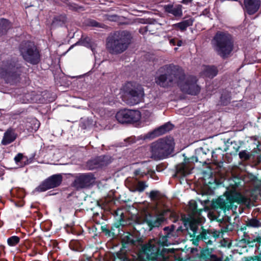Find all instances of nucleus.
<instances>
[{
    "mask_svg": "<svg viewBox=\"0 0 261 261\" xmlns=\"http://www.w3.org/2000/svg\"><path fill=\"white\" fill-rule=\"evenodd\" d=\"M256 178L255 176H254L253 177V180H254V179Z\"/></svg>",
    "mask_w": 261,
    "mask_h": 261,
    "instance_id": "obj_62",
    "label": "nucleus"
},
{
    "mask_svg": "<svg viewBox=\"0 0 261 261\" xmlns=\"http://www.w3.org/2000/svg\"><path fill=\"white\" fill-rule=\"evenodd\" d=\"M81 43L83 46H85L86 47H88L90 45V43H91L90 39L88 37H85L81 40Z\"/></svg>",
    "mask_w": 261,
    "mask_h": 261,
    "instance_id": "obj_44",
    "label": "nucleus"
},
{
    "mask_svg": "<svg viewBox=\"0 0 261 261\" xmlns=\"http://www.w3.org/2000/svg\"><path fill=\"white\" fill-rule=\"evenodd\" d=\"M149 197L152 201L159 200L161 198V192L157 190H152L150 192Z\"/></svg>",
    "mask_w": 261,
    "mask_h": 261,
    "instance_id": "obj_38",
    "label": "nucleus"
},
{
    "mask_svg": "<svg viewBox=\"0 0 261 261\" xmlns=\"http://www.w3.org/2000/svg\"><path fill=\"white\" fill-rule=\"evenodd\" d=\"M69 248L75 251H82L83 250V247L78 240H72L70 241L69 244Z\"/></svg>",
    "mask_w": 261,
    "mask_h": 261,
    "instance_id": "obj_32",
    "label": "nucleus"
},
{
    "mask_svg": "<svg viewBox=\"0 0 261 261\" xmlns=\"http://www.w3.org/2000/svg\"><path fill=\"white\" fill-rule=\"evenodd\" d=\"M122 99L130 105L140 103L144 95V89L141 85L134 82H127L122 87Z\"/></svg>",
    "mask_w": 261,
    "mask_h": 261,
    "instance_id": "obj_6",
    "label": "nucleus"
},
{
    "mask_svg": "<svg viewBox=\"0 0 261 261\" xmlns=\"http://www.w3.org/2000/svg\"><path fill=\"white\" fill-rule=\"evenodd\" d=\"M63 181V176L61 174L52 175L44 180L36 190L39 192L46 191L49 189L60 186Z\"/></svg>",
    "mask_w": 261,
    "mask_h": 261,
    "instance_id": "obj_12",
    "label": "nucleus"
},
{
    "mask_svg": "<svg viewBox=\"0 0 261 261\" xmlns=\"http://www.w3.org/2000/svg\"><path fill=\"white\" fill-rule=\"evenodd\" d=\"M115 261H131L127 255L122 253L121 251H118L114 254Z\"/></svg>",
    "mask_w": 261,
    "mask_h": 261,
    "instance_id": "obj_34",
    "label": "nucleus"
},
{
    "mask_svg": "<svg viewBox=\"0 0 261 261\" xmlns=\"http://www.w3.org/2000/svg\"><path fill=\"white\" fill-rule=\"evenodd\" d=\"M230 93L227 91H223L220 97L221 105L224 106H227L230 102Z\"/></svg>",
    "mask_w": 261,
    "mask_h": 261,
    "instance_id": "obj_31",
    "label": "nucleus"
},
{
    "mask_svg": "<svg viewBox=\"0 0 261 261\" xmlns=\"http://www.w3.org/2000/svg\"><path fill=\"white\" fill-rule=\"evenodd\" d=\"M94 179L95 178L92 173H81L75 177L73 184L77 189H83L92 185Z\"/></svg>",
    "mask_w": 261,
    "mask_h": 261,
    "instance_id": "obj_14",
    "label": "nucleus"
},
{
    "mask_svg": "<svg viewBox=\"0 0 261 261\" xmlns=\"http://www.w3.org/2000/svg\"><path fill=\"white\" fill-rule=\"evenodd\" d=\"M240 148V146L237 141H233L231 142L230 145L228 146V149H231V154H236Z\"/></svg>",
    "mask_w": 261,
    "mask_h": 261,
    "instance_id": "obj_35",
    "label": "nucleus"
},
{
    "mask_svg": "<svg viewBox=\"0 0 261 261\" xmlns=\"http://www.w3.org/2000/svg\"><path fill=\"white\" fill-rule=\"evenodd\" d=\"M189 227L190 230L193 232V233L190 234V237L194 239L197 236L196 234L197 232L198 226L195 222L191 221L189 223Z\"/></svg>",
    "mask_w": 261,
    "mask_h": 261,
    "instance_id": "obj_39",
    "label": "nucleus"
},
{
    "mask_svg": "<svg viewBox=\"0 0 261 261\" xmlns=\"http://www.w3.org/2000/svg\"><path fill=\"white\" fill-rule=\"evenodd\" d=\"M258 145L256 148H254L253 150V152L255 153H259L261 152V144L259 142H258Z\"/></svg>",
    "mask_w": 261,
    "mask_h": 261,
    "instance_id": "obj_48",
    "label": "nucleus"
},
{
    "mask_svg": "<svg viewBox=\"0 0 261 261\" xmlns=\"http://www.w3.org/2000/svg\"><path fill=\"white\" fill-rule=\"evenodd\" d=\"M12 28V23L8 19L0 18V36L5 35Z\"/></svg>",
    "mask_w": 261,
    "mask_h": 261,
    "instance_id": "obj_25",
    "label": "nucleus"
},
{
    "mask_svg": "<svg viewBox=\"0 0 261 261\" xmlns=\"http://www.w3.org/2000/svg\"><path fill=\"white\" fill-rule=\"evenodd\" d=\"M114 159L110 155H101L87 162V166L90 170L102 168L110 164Z\"/></svg>",
    "mask_w": 261,
    "mask_h": 261,
    "instance_id": "obj_13",
    "label": "nucleus"
},
{
    "mask_svg": "<svg viewBox=\"0 0 261 261\" xmlns=\"http://www.w3.org/2000/svg\"><path fill=\"white\" fill-rule=\"evenodd\" d=\"M26 158L27 159V157H25L23 156V154L21 153H18L14 158V161L16 164H18L19 162H21L23 159Z\"/></svg>",
    "mask_w": 261,
    "mask_h": 261,
    "instance_id": "obj_43",
    "label": "nucleus"
},
{
    "mask_svg": "<svg viewBox=\"0 0 261 261\" xmlns=\"http://www.w3.org/2000/svg\"><path fill=\"white\" fill-rule=\"evenodd\" d=\"M117 221L114 223V226L116 228H119L120 226H124L127 225V221L125 220V216L121 210H118L115 212Z\"/></svg>",
    "mask_w": 261,
    "mask_h": 261,
    "instance_id": "obj_27",
    "label": "nucleus"
},
{
    "mask_svg": "<svg viewBox=\"0 0 261 261\" xmlns=\"http://www.w3.org/2000/svg\"><path fill=\"white\" fill-rule=\"evenodd\" d=\"M181 8L182 6L180 5H178L175 7H174L173 5L172 4L165 5L164 6L165 12L171 14L175 17H181L182 15Z\"/></svg>",
    "mask_w": 261,
    "mask_h": 261,
    "instance_id": "obj_23",
    "label": "nucleus"
},
{
    "mask_svg": "<svg viewBox=\"0 0 261 261\" xmlns=\"http://www.w3.org/2000/svg\"><path fill=\"white\" fill-rule=\"evenodd\" d=\"M214 248L203 247L197 254L198 257L200 261H222L221 257L214 254Z\"/></svg>",
    "mask_w": 261,
    "mask_h": 261,
    "instance_id": "obj_16",
    "label": "nucleus"
},
{
    "mask_svg": "<svg viewBox=\"0 0 261 261\" xmlns=\"http://www.w3.org/2000/svg\"><path fill=\"white\" fill-rule=\"evenodd\" d=\"M140 242L141 239L137 237L134 233L127 232L124 233L121 239L122 248L119 251H121L127 255L125 252H123V249H128L130 247L137 246Z\"/></svg>",
    "mask_w": 261,
    "mask_h": 261,
    "instance_id": "obj_15",
    "label": "nucleus"
},
{
    "mask_svg": "<svg viewBox=\"0 0 261 261\" xmlns=\"http://www.w3.org/2000/svg\"><path fill=\"white\" fill-rule=\"evenodd\" d=\"M132 34L126 30L115 32L107 39L106 47L113 55H119L125 51L132 42Z\"/></svg>",
    "mask_w": 261,
    "mask_h": 261,
    "instance_id": "obj_4",
    "label": "nucleus"
},
{
    "mask_svg": "<svg viewBox=\"0 0 261 261\" xmlns=\"http://www.w3.org/2000/svg\"><path fill=\"white\" fill-rule=\"evenodd\" d=\"M6 247L5 246L1 244L0 245V255H5L6 251H5Z\"/></svg>",
    "mask_w": 261,
    "mask_h": 261,
    "instance_id": "obj_50",
    "label": "nucleus"
},
{
    "mask_svg": "<svg viewBox=\"0 0 261 261\" xmlns=\"http://www.w3.org/2000/svg\"><path fill=\"white\" fill-rule=\"evenodd\" d=\"M101 229L103 232L105 233L106 235H108L109 236H110L111 231L108 228H107L106 226H101Z\"/></svg>",
    "mask_w": 261,
    "mask_h": 261,
    "instance_id": "obj_47",
    "label": "nucleus"
},
{
    "mask_svg": "<svg viewBox=\"0 0 261 261\" xmlns=\"http://www.w3.org/2000/svg\"><path fill=\"white\" fill-rule=\"evenodd\" d=\"M255 261H261L260 255L255 256Z\"/></svg>",
    "mask_w": 261,
    "mask_h": 261,
    "instance_id": "obj_55",
    "label": "nucleus"
},
{
    "mask_svg": "<svg viewBox=\"0 0 261 261\" xmlns=\"http://www.w3.org/2000/svg\"><path fill=\"white\" fill-rule=\"evenodd\" d=\"M7 242L10 247L16 246L20 242V238L17 236H12L7 239Z\"/></svg>",
    "mask_w": 261,
    "mask_h": 261,
    "instance_id": "obj_33",
    "label": "nucleus"
},
{
    "mask_svg": "<svg viewBox=\"0 0 261 261\" xmlns=\"http://www.w3.org/2000/svg\"><path fill=\"white\" fill-rule=\"evenodd\" d=\"M139 171L136 170V171H135V174L136 175H138L139 174Z\"/></svg>",
    "mask_w": 261,
    "mask_h": 261,
    "instance_id": "obj_57",
    "label": "nucleus"
},
{
    "mask_svg": "<svg viewBox=\"0 0 261 261\" xmlns=\"http://www.w3.org/2000/svg\"><path fill=\"white\" fill-rule=\"evenodd\" d=\"M66 5L70 10L75 11L77 10V7L74 3H68Z\"/></svg>",
    "mask_w": 261,
    "mask_h": 261,
    "instance_id": "obj_46",
    "label": "nucleus"
},
{
    "mask_svg": "<svg viewBox=\"0 0 261 261\" xmlns=\"http://www.w3.org/2000/svg\"><path fill=\"white\" fill-rule=\"evenodd\" d=\"M245 261H255V256L253 257H246Z\"/></svg>",
    "mask_w": 261,
    "mask_h": 261,
    "instance_id": "obj_52",
    "label": "nucleus"
},
{
    "mask_svg": "<svg viewBox=\"0 0 261 261\" xmlns=\"http://www.w3.org/2000/svg\"><path fill=\"white\" fill-rule=\"evenodd\" d=\"M202 156H204V155H201V157H200L199 161L204 160V159H202Z\"/></svg>",
    "mask_w": 261,
    "mask_h": 261,
    "instance_id": "obj_59",
    "label": "nucleus"
},
{
    "mask_svg": "<svg viewBox=\"0 0 261 261\" xmlns=\"http://www.w3.org/2000/svg\"><path fill=\"white\" fill-rule=\"evenodd\" d=\"M141 118V113L138 110H121L116 115V119L122 124L135 123L139 121Z\"/></svg>",
    "mask_w": 261,
    "mask_h": 261,
    "instance_id": "obj_10",
    "label": "nucleus"
},
{
    "mask_svg": "<svg viewBox=\"0 0 261 261\" xmlns=\"http://www.w3.org/2000/svg\"><path fill=\"white\" fill-rule=\"evenodd\" d=\"M161 145L163 149L165 154L167 157L170 154L174 148V142L173 137H167L162 139H160Z\"/></svg>",
    "mask_w": 261,
    "mask_h": 261,
    "instance_id": "obj_18",
    "label": "nucleus"
},
{
    "mask_svg": "<svg viewBox=\"0 0 261 261\" xmlns=\"http://www.w3.org/2000/svg\"><path fill=\"white\" fill-rule=\"evenodd\" d=\"M239 155L240 159L244 161H248L250 159L252 154L247 152V150H244L240 151L239 153Z\"/></svg>",
    "mask_w": 261,
    "mask_h": 261,
    "instance_id": "obj_40",
    "label": "nucleus"
},
{
    "mask_svg": "<svg viewBox=\"0 0 261 261\" xmlns=\"http://www.w3.org/2000/svg\"><path fill=\"white\" fill-rule=\"evenodd\" d=\"M160 74L155 77V83L161 87L167 88L176 84L180 90L191 95H197L200 87L197 85L195 76H186L183 69L173 64L165 65L159 68Z\"/></svg>",
    "mask_w": 261,
    "mask_h": 261,
    "instance_id": "obj_1",
    "label": "nucleus"
},
{
    "mask_svg": "<svg viewBox=\"0 0 261 261\" xmlns=\"http://www.w3.org/2000/svg\"><path fill=\"white\" fill-rule=\"evenodd\" d=\"M19 50L23 59L32 65H37L41 61L39 48L33 41H22L19 45Z\"/></svg>",
    "mask_w": 261,
    "mask_h": 261,
    "instance_id": "obj_8",
    "label": "nucleus"
},
{
    "mask_svg": "<svg viewBox=\"0 0 261 261\" xmlns=\"http://www.w3.org/2000/svg\"><path fill=\"white\" fill-rule=\"evenodd\" d=\"M174 127V125L170 122L165 123L164 124L155 129L153 132L148 134V138H154L156 137L164 134L170 130H172Z\"/></svg>",
    "mask_w": 261,
    "mask_h": 261,
    "instance_id": "obj_20",
    "label": "nucleus"
},
{
    "mask_svg": "<svg viewBox=\"0 0 261 261\" xmlns=\"http://www.w3.org/2000/svg\"><path fill=\"white\" fill-rule=\"evenodd\" d=\"M212 44L217 54L223 59L231 55L234 47V41L231 34L227 32L218 31L212 40Z\"/></svg>",
    "mask_w": 261,
    "mask_h": 261,
    "instance_id": "obj_5",
    "label": "nucleus"
},
{
    "mask_svg": "<svg viewBox=\"0 0 261 261\" xmlns=\"http://www.w3.org/2000/svg\"><path fill=\"white\" fill-rule=\"evenodd\" d=\"M193 20L192 18L183 20L180 22L175 23L173 27L175 29H179L181 32L186 31L188 27L193 25Z\"/></svg>",
    "mask_w": 261,
    "mask_h": 261,
    "instance_id": "obj_28",
    "label": "nucleus"
},
{
    "mask_svg": "<svg viewBox=\"0 0 261 261\" xmlns=\"http://www.w3.org/2000/svg\"><path fill=\"white\" fill-rule=\"evenodd\" d=\"M87 25L90 27H99L100 23L94 19H88L87 21Z\"/></svg>",
    "mask_w": 261,
    "mask_h": 261,
    "instance_id": "obj_41",
    "label": "nucleus"
},
{
    "mask_svg": "<svg viewBox=\"0 0 261 261\" xmlns=\"http://www.w3.org/2000/svg\"><path fill=\"white\" fill-rule=\"evenodd\" d=\"M174 214L171 213L169 209L164 210L160 212L155 217L149 215V218H146L145 222L150 228V230L153 228L159 227L168 216L173 217Z\"/></svg>",
    "mask_w": 261,
    "mask_h": 261,
    "instance_id": "obj_11",
    "label": "nucleus"
},
{
    "mask_svg": "<svg viewBox=\"0 0 261 261\" xmlns=\"http://www.w3.org/2000/svg\"><path fill=\"white\" fill-rule=\"evenodd\" d=\"M148 187V185L146 184L145 181H139L138 182L137 187L133 190H132L133 192L138 191L139 192H143L145 189Z\"/></svg>",
    "mask_w": 261,
    "mask_h": 261,
    "instance_id": "obj_36",
    "label": "nucleus"
},
{
    "mask_svg": "<svg viewBox=\"0 0 261 261\" xmlns=\"http://www.w3.org/2000/svg\"><path fill=\"white\" fill-rule=\"evenodd\" d=\"M175 229V226L174 225H171L170 226L165 227L163 229V231L166 232H169L170 234V236H173V232H174Z\"/></svg>",
    "mask_w": 261,
    "mask_h": 261,
    "instance_id": "obj_42",
    "label": "nucleus"
},
{
    "mask_svg": "<svg viewBox=\"0 0 261 261\" xmlns=\"http://www.w3.org/2000/svg\"><path fill=\"white\" fill-rule=\"evenodd\" d=\"M27 68L17 58L10 57L2 61L0 66V77L6 83L15 85L20 82L26 73Z\"/></svg>",
    "mask_w": 261,
    "mask_h": 261,
    "instance_id": "obj_3",
    "label": "nucleus"
},
{
    "mask_svg": "<svg viewBox=\"0 0 261 261\" xmlns=\"http://www.w3.org/2000/svg\"><path fill=\"white\" fill-rule=\"evenodd\" d=\"M0 261H7V260L5 259H0Z\"/></svg>",
    "mask_w": 261,
    "mask_h": 261,
    "instance_id": "obj_61",
    "label": "nucleus"
},
{
    "mask_svg": "<svg viewBox=\"0 0 261 261\" xmlns=\"http://www.w3.org/2000/svg\"><path fill=\"white\" fill-rule=\"evenodd\" d=\"M189 219H186V218H185V219H184V222H186L189 221Z\"/></svg>",
    "mask_w": 261,
    "mask_h": 261,
    "instance_id": "obj_58",
    "label": "nucleus"
},
{
    "mask_svg": "<svg viewBox=\"0 0 261 261\" xmlns=\"http://www.w3.org/2000/svg\"><path fill=\"white\" fill-rule=\"evenodd\" d=\"M244 9L250 15L257 12L260 6V0H244Z\"/></svg>",
    "mask_w": 261,
    "mask_h": 261,
    "instance_id": "obj_19",
    "label": "nucleus"
},
{
    "mask_svg": "<svg viewBox=\"0 0 261 261\" xmlns=\"http://www.w3.org/2000/svg\"><path fill=\"white\" fill-rule=\"evenodd\" d=\"M258 241L259 243H261V237H260V238H258Z\"/></svg>",
    "mask_w": 261,
    "mask_h": 261,
    "instance_id": "obj_60",
    "label": "nucleus"
},
{
    "mask_svg": "<svg viewBox=\"0 0 261 261\" xmlns=\"http://www.w3.org/2000/svg\"><path fill=\"white\" fill-rule=\"evenodd\" d=\"M259 255H260V258H261V254H260Z\"/></svg>",
    "mask_w": 261,
    "mask_h": 261,
    "instance_id": "obj_63",
    "label": "nucleus"
},
{
    "mask_svg": "<svg viewBox=\"0 0 261 261\" xmlns=\"http://www.w3.org/2000/svg\"><path fill=\"white\" fill-rule=\"evenodd\" d=\"M212 158H213V163L215 165H217V166H218L219 167H221L223 162L222 161H220V162L217 161V160H216L217 156H215L214 152H213V153H212Z\"/></svg>",
    "mask_w": 261,
    "mask_h": 261,
    "instance_id": "obj_45",
    "label": "nucleus"
},
{
    "mask_svg": "<svg viewBox=\"0 0 261 261\" xmlns=\"http://www.w3.org/2000/svg\"><path fill=\"white\" fill-rule=\"evenodd\" d=\"M193 169V167H191L187 163L182 162L176 166V174L185 177L191 173Z\"/></svg>",
    "mask_w": 261,
    "mask_h": 261,
    "instance_id": "obj_22",
    "label": "nucleus"
},
{
    "mask_svg": "<svg viewBox=\"0 0 261 261\" xmlns=\"http://www.w3.org/2000/svg\"><path fill=\"white\" fill-rule=\"evenodd\" d=\"M189 210L193 215H200L202 209L197 208V204L194 200H191L189 203Z\"/></svg>",
    "mask_w": 261,
    "mask_h": 261,
    "instance_id": "obj_30",
    "label": "nucleus"
},
{
    "mask_svg": "<svg viewBox=\"0 0 261 261\" xmlns=\"http://www.w3.org/2000/svg\"><path fill=\"white\" fill-rule=\"evenodd\" d=\"M247 201L248 199L240 193H227L225 199L218 198L212 202V206L215 210L219 209L225 213L227 211L233 208L234 202L245 204Z\"/></svg>",
    "mask_w": 261,
    "mask_h": 261,
    "instance_id": "obj_7",
    "label": "nucleus"
},
{
    "mask_svg": "<svg viewBox=\"0 0 261 261\" xmlns=\"http://www.w3.org/2000/svg\"><path fill=\"white\" fill-rule=\"evenodd\" d=\"M201 232L195 239H192V243L195 246H198L199 242L201 241L205 243L206 247L211 245L219 238L222 231L215 228L205 229L203 226L201 227Z\"/></svg>",
    "mask_w": 261,
    "mask_h": 261,
    "instance_id": "obj_9",
    "label": "nucleus"
},
{
    "mask_svg": "<svg viewBox=\"0 0 261 261\" xmlns=\"http://www.w3.org/2000/svg\"><path fill=\"white\" fill-rule=\"evenodd\" d=\"M260 227H261V222L256 218L253 217L251 219L248 218L245 224L241 226L240 230L243 231L244 235H245L247 233L246 232L247 227L258 228Z\"/></svg>",
    "mask_w": 261,
    "mask_h": 261,
    "instance_id": "obj_24",
    "label": "nucleus"
},
{
    "mask_svg": "<svg viewBox=\"0 0 261 261\" xmlns=\"http://www.w3.org/2000/svg\"><path fill=\"white\" fill-rule=\"evenodd\" d=\"M196 155L195 156H192L191 159L192 160V161L198 162H199L200 163L204 164H207L206 160H201L199 161L200 157H201V155H206V153L204 152L203 151L201 150L200 151H198L196 153Z\"/></svg>",
    "mask_w": 261,
    "mask_h": 261,
    "instance_id": "obj_37",
    "label": "nucleus"
},
{
    "mask_svg": "<svg viewBox=\"0 0 261 261\" xmlns=\"http://www.w3.org/2000/svg\"><path fill=\"white\" fill-rule=\"evenodd\" d=\"M67 21V16L66 14H60L55 16L53 18L51 25L53 28L62 26Z\"/></svg>",
    "mask_w": 261,
    "mask_h": 261,
    "instance_id": "obj_26",
    "label": "nucleus"
},
{
    "mask_svg": "<svg viewBox=\"0 0 261 261\" xmlns=\"http://www.w3.org/2000/svg\"><path fill=\"white\" fill-rule=\"evenodd\" d=\"M169 42L170 44L172 45L175 46L176 45V38H173L170 40Z\"/></svg>",
    "mask_w": 261,
    "mask_h": 261,
    "instance_id": "obj_51",
    "label": "nucleus"
},
{
    "mask_svg": "<svg viewBox=\"0 0 261 261\" xmlns=\"http://www.w3.org/2000/svg\"><path fill=\"white\" fill-rule=\"evenodd\" d=\"M103 216V213L102 212V211H101V212L100 213L94 212L93 213V217L94 218V219H97L98 217L99 218L101 219L102 218Z\"/></svg>",
    "mask_w": 261,
    "mask_h": 261,
    "instance_id": "obj_49",
    "label": "nucleus"
},
{
    "mask_svg": "<svg viewBox=\"0 0 261 261\" xmlns=\"http://www.w3.org/2000/svg\"><path fill=\"white\" fill-rule=\"evenodd\" d=\"M176 45L178 46H181L182 44V41L181 40H176Z\"/></svg>",
    "mask_w": 261,
    "mask_h": 261,
    "instance_id": "obj_54",
    "label": "nucleus"
},
{
    "mask_svg": "<svg viewBox=\"0 0 261 261\" xmlns=\"http://www.w3.org/2000/svg\"><path fill=\"white\" fill-rule=\"evenodd\" d=\"M17 137V134L15 130L11 128H9L4 133L1 144L3 145H9L14 142Z\"/></svg>",
    "mask_w": 261,
    "mask_h": 261,
    "instance_id": "obj_21",
    "label": "nucleus"
},
{
    "mask_svg": "<svg viewBox=\"0 0 261 261\" xmlns=\"http://www.w3.org/2000/svg\"><path fill=\"white\" fill-rule=\"evenodd\" d=\"M161 145L159 139L151 145V156L155 160H161L166 158Z\"/></svg>",
    "mask_w": 261,
    "mask_h": 261,
    "instance_id": "obj_17",
    "label": "nucleus"
},
{
    "mask_svg": "<svg viewBox=\"0 0 261 261\" xmlns=\"http://www.w3.org/2000/svg\"><path fill=\"white\" fill-rule=\"evenodd\" d=\"M193 0H182L181 3L187 5L190 3H191Z\"/></svg>",
    "mask_w": 261,
    "mask_h": 261,
    "instance_id": "obj_53",
    "label": "nucleus"
},
{
    "mask_svg": "<svg viewBox=\"0 0 261 261\" xmlns=\"http://www.w3.org/2000/svg\"><path fill=\"white\" fill-rule=\"evenodd\" d=\"M218 72V69L215 66H207L204 71V75L211 79L216 76L217 75Z\"/></svg>",
    "mask_w": 261,
    "mask_h": 261,
    "instance_id": "obj_29",
    "label": "nucleus"
},
{
    "mask_svg": "<svg viewBox=\"0 0 261 261\" xmlns=\"http://www.w3.org/2000/svg\"><path fill=\"white\" fill-rule=\"evenodd\" d=\"M171 237L169 232H161L158 238L150 240L141 246L140 256L146 261L165 260L168 253L172 252L170 249L164 247L171 244L168 239Z\"/></svg>",
    "mask_w": 261,
    "mask_h": 261,
    "instance_id": "obj_2",
    "label": "nucleus"
},
{
    "mask_svg": "<svg viewBox=\"0 0 261 261\" xmlns=\"http://www.w3.org/2000/svg\"><path fill=\"white\" fill-rule=\"evenodd\" d=\"M177 261H187V260L184 259L182 258L179 257Z\"/></svg>",
    "mask_w": 261,
    "mask_h": 261,
    "instance_id": "obj_56",
    "label": "nucleus"
}]
</instances>
